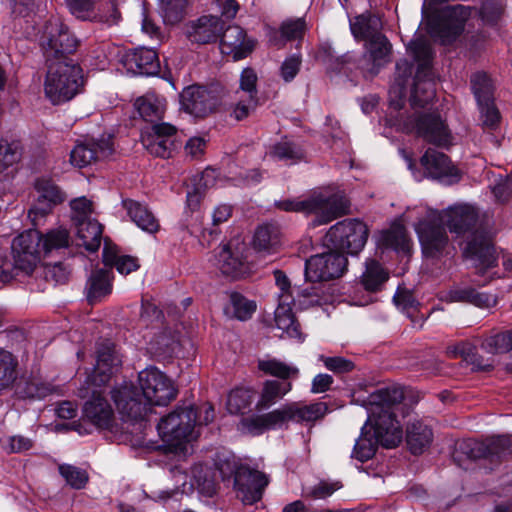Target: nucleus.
Here are the masks:
<instances>
[{"mask_svg": "<svg viewBox=\"0 0 512 512\" xmlns=\"http://www.w3.org/2000/svg\"><path fill=\"white\" fill-rule=\"evenodd\" d=\"M366 58L371 62L369 71L371 74L378 73L379 69L390 61L391 45L388 39L382 34H376L366 43Z\"/></svg>", "mask_w": 512, "mask_h": 512, "instance_id": "7c9ffc66", "label": "nucleus"}, {"mask_svg": "<svg viewBox=\"0 0 512 512\" xmlns=\"http://www.w3.org/2000/svg\"><path fill=\"white\" fill-rule=\"evenodd\" d=\"M407 444L413 454H421L433 440V433L429 425L422 420L410 422L406 430Z\"/></svg>", "mask_w": 512, "mask_h": 512, "instance_id": "c9c22d12", "label": "nucleus"}, {"mask_svg": "<svg viewBox=\"0 0 512 512\" xmlns=\"http://www.w3.org/2000/svg\"><path fill=\"white\" fill-rule=\"evenodd\" d=\"M258 368L265 374L282 380L296 378L299 374V369L296 366L289 365L275 358L260 360L258 362Z\"/></svg>", "mask_w": 512, "mask_h": 512, "instance_id": "49530a36", "label": "nucleus"}, {"mask_svg": "<svg viewBox=\"0 0 512 512\" xmlns=\"http://www.w3.org/2000/svg\"><path fill=\"white\" fill-rule=\"evenodd\" d=\"M130 219L143 231L155 233L159 230V222L146 205L131 199L123 201Z\"/></svg>", "mask_w": 512, "mask_h": 512, "instance_id": "473e14b6", "label": "nucleus"}, {"mask_svg": "<svg viewBox=\"0 0 512 512\" xmlns=\"http://www.w3.org/2000/svg\"><path fill=\"white\" fill-rule=\"evenodd\" d=\"M16 365L13 355L0 349V389L9 386L15 380Z\"/></svg>", "mask_w": 512, "mask_h": 512, "instance_id": "4d7b16f0", "label": "nucleus"}, {"mask_svg": "<svg viewBox=\"0 0 512 512\" xmlns=\"http://www.w3.org/2000/svg\"><path fill=\"white\" fill-rule=\"evenodd\" d=\"M230 302L233 316L240 321L250 319L256 311V303L248 300L239 293H232L230 296Z\"/></svg>", "mask_w": 512, "mask_h": 512, "instance_id": "6e6d98bb", "label": "nucleus"}, {"mask_svg": "<svg viewBox=\"0 0 512 512\" xmlns=\"http://www.w3.org/2000/svg\"><path fill=\"white\" fill-rule=\"evenodd\" d=\"M403 130L438 146H446L451 141L450 132L437 113L415 112L403 122Z\"/></svg>", "mask_w": 512, "mask_h": 512, "instance_id": "9d476101", "label": "nucleus"}, {"mask_svg": "<svg viewBox=\"0 0 512 512\" xmlns=\"http://www.w3.org/2000/svg\"><path fill=\"white\" fill-rule=\"evenodd\" d=\"M254 43L246 37L245 31L237 26H228L220 38L221 53L231 56L233 60H240L253 50Z\"/></svg>", "mask_w": 512, "mask_h": 512, "instance_id": "393cba45", "label": "nucleus"}, {"mask_svg": "<svg viewBox=\"0 0 512 512\" xmlns=\"http://www.w3.org/2000/svg\"><path fill=\"white\" fill-rule=\"evenodd\" d=\"M482 126L486 129L494 130L499 126L501 116L494 104V101L478 104Z\"/></svg>", "mask_w": 512, "mask_h": 512, "instance_id": "bf43d9fd", "label": "nucleus"}, {"mask_svg": "<svg viewBox=\"0 0 512 512\" xmlns=\"http://www.w3.org/2000/svg\"><path fill=\"white\" fill-rule=\"evenodd\" d=\"M111 398L124 420L143 419L149 410L141 394L132 384L126 382L112 389Z\"/></svg>", "mask_w": 512, "mask_h": 512, "instance_id": "4468645a", "label": "nucleus"}, {"mask_svg": "<svg viewBox=\"0 0 512 512\" xmlns=\"http://www.w3.org/2000/svg\"><path fill=\"white\" fill-rule=\"evenodd\" d=\"M420 161L427 174L434 179H444L457 175L456 169L451 165L449 158L437 150L428 149Z\"/></svg>", "mask_w": 512, "mask_h": 512, "instance_id": "c756f323", "label": "nucleus"}, {"mask_svg": "<svg viewBox=\"0 0 512 512\" xmlns=\"http://www.w3.org/2000/svg\"><path fill=\"white\" fill-rule=\"evenodd\" d=\"M395 304L406 315L414 321L418 314V302L414 299L413 295L407 291H399L393 298Z\"/></svg>", "mask_w": 512, "mask_h": 512, "instance_id": "0e129e2a", "label": "nucleus"}, {"mask_svg": "<svg viewBox=\"0 0 512 512\" xmlns=\"http://www.w3.org/2000/svg\"><path fill=\"white\" fill-rule=\"evenodd\" d=\"M223 27L224 24L219 17L202 16L185 25V35L192 43L208 44L218 39Z\"/></svg>", "mask_w": 512, "mask_h": 512, "instance_id": "b1692460", "label": "nucleus"}, {"mask_svg": "<svg viewBox=\"0 0 512 512\" xmlns=\"http://www.w3.org/2000/svg\"><path fill=\"white\" fill-rule=\"evenodd\" d=\"M350 28L355 38L369 40L374 35L379 34L380 20L369 14H361L350 21Z\"/></svg>", "mask_w": 512, "mask_h": 512, "instance_id": "a18cd8bd", "label": "nucleus"}, {"mask_svg": "<svg viewBox=\"0 0 512 512\" xmlns=\"http://www.w3.org/2000/svg\"><path fill=\"white\" fill-rule=\"evenodd\" d=\"M21 158V147L18 142L0 139V174L16 164Z\"/></svg>", "mask_w": 512, "mask_h": 512, "instance_id": "864d4df0", "label": "nucleus"}, {"mask_svg": "<svg viewBox=\"0 0 512 512\" xmlns=\"http://www.w3.org/2000/svg\"><path fill=\"white\" fill-rule=\"evenodd\" d=\"M377 245L380 248L409 253L412 244L405 227L400 223H394L390 229L381 232L377 239Z\"/></svg>", "mask_w": 512, "mask_h": 512, "instance_id": "72a5a7b5", "label": "nucleus"}, {"mask_svg": "<svg viewBox=\"0 0 512 512\" xmlns=\"http://www.w3.org/2000/svg\"><path fill=\"white\" fill-rule=\"evenodd\" d=\"M216 172L213 169H206L195 182L193 189L187 191V206L195 210L209 187L215 185Z\"/></svg>", "mask_w": 512, "mask_h": 512, "instance_id": "37998d69", "label": "nucleus"}, {"mask_svg": "<svg viewBox=\"0 0 512 512\" xmlns=\"http://www.w3.org/2000/svg\"><path fill=\"white\" fill-rule=\"evenodd\" d=\"M14 266L29 275L40 261L41 233L36 229L27 230L15 237L11 244Z\"/></svg>", "mask_w": 512, "mask_h": 512, "instance_id": "f8f14e48", "label": "nucleus"}, {"mask_svg": "<svg viewBox=\"0 0 512 512\" xmlns=\"http://www.w3.org/2000/svg\"><path fill=\"white\" fill-rule=\"evenodd\" d=\"M195 425L196 410L192 406L179 407L160 419L157 430L165 446L178 453L196 438Z\"/></svg>", "mask_w": 512, "mask_h": 512, "instance_id": "20e7f679", "label": "nucleus"}, {"mask_svg": "<svg viewBox=\"0 0 512 512\" xmlns=\"http://www.w3.org/2000/svg\"><path fill=\"white\" fill-rule=\"evenodd\" d=\"M216 266L223 275L233 279L241 278L250 273L251 268L239 251H233L228 245L219 247L216 254Z\"/></svg>", "mask_w": 512, "mask_h": 512, "instance_id": "bb28decb", "label": "nucleus"}, {"mask_svg": "<svg viewBox=\"0 0 512 512\" xmlns=\"http://www.w3.org/2000/svg\"><path fill=\"white\" fill-rule=\"evenodd\" d=\"M285 426L289 422L314 423L324 418L328 413V405L325 402L317 401L305 403L302 401L290 402L281 406Z\"/></svg>", "mask_w": 512, "mask_h": 512, "instance_id": "5701e85b", "label": "nucleus"}, {"mask_svg": "<svg viewBox=\"0 0 512 512\" xmlns=\"http://www.w3.org/2000/svg\"><path fill=\"white\" fill-rule=\"evenodd\" d=\"M122 359L111 342L100 343L96 350V365L93 373L87 377L86 384L102 387L117 373Z\"/></svg>", "mask_w": 512, "mask_h": 512, "instance_id": "dca6fc26", "label": "nucleus"}, {"mask_svg": "<svg viewBox=\"0 0 512 512\" xmlns=\"http://www.w3.org/2000/svg\"><path fill=\"white\" fill-rule=\"evenodd\" d=\"M77 238L88 251L98 250L102 239V226L94 219L76 222Z\"/></svg>", "mask_w": 512, "mask_h": 512, "instance_id": "58836bf2", "label": "nucleus"}, {"mask_svg": "<svg viewBox=\"0 0 512 512\" xmlns=\"http://www.w3.org/2000/svg\"><path fill=\"white\" fill-rule=\"evenodd\" d=\"M369 236L367 225L357 219H346L332 226L325 235V244L335 249L358 254Z\"/></svg>", "mask_w": 512, "mask_h": 512, "instance_id": "6e6552de", "label": "nucleus"}, {"mask_svg": "<svg viewBox=\"0 0 512 512\" xmlns=\"http://www.w3.org/2000/svg\"><path fill=\"white\" fill-rule=\"evenodd\" d=\"M471 89L477 104L494 101V85L491 78L484 72H476L470 78Z\"/></svg>", "mask_w": 512, "mask_h": 512, "instance_id": "c03bdc74", "label": "nucleus"}, {"mask_svg": "<svg viewBox=\"0 0 512 512\" xmlns=\"http://www.w3.org/2000/svg\"><path fill=\"white\" fill-rule=\"evenodd\" d=\"M258 106V97L237 95V102L232 111V116L237 120H243Z\"/></svg>", "mask_w": 512, "mask_h": 512, "instance_id": "680f3d73", "label": "nucleus"}, {"mask_svg": "<svg viewBox=\"0 0 512 512\" xmlns=\"http://www.w3.org/2000/svg\"><path fill=\"white\" fill-rule=\"evenodd\" d=\"M111 269L101 268L92 272L87 281V299L94 304L112 291Z\"/></svg>", "mask_w": 512, "mask_h": 512, "instance_id": "f704fd0d", "label": "nucleus"}, {"mask_svg": "<svg viewBox=\"0 0 512 512\" xmlns=\"http://www.w3.org/2000/svg\"><path fill=\"white\" fill-rule=\"evenodd\" d=\"M138 385L141 390V397L147 407L149 405H167L177 394L172 380L154 366L147 367L139 372Z\"/></svg>", "mask_w": 512, "mask_h": 512, "instance_id": "1a4fd4ad", "label": "nucleus"}, {"mask_svg": "<svg viewBox=\"0 0 512 512\" xmlns=\"http://www.w3.org/2000/svg\"><path fill=\"white\" fill-rule=\"evenodd\" d=\"M511 453L512 438L510 435H502L490 437L481 442L467 440L458 443L453 453V460L459 467L467 469V461L479 458L498 460Z\"/></svg>", "mask_w": 512, "mask_h": 512, "instance_id": "423d86ee", "label": "nucleus"}, {"mask_svg": "<svg viewBox=\"0 0 512 512\" xmlns=\"http://www.w3.org/2000/svg\"><path fill=\"white\" fill-rule=\"evenodd\" d=\"M181 104L186 112L195 117H205L219 105L218 97L200 86H189L181 93Z\"/></svg>", "mask_w": 512, "mask_h": 512, "instance_id": "4be33fe9", "label": "nucleus"}, {"mask_svg": "<svg viewBox=\"0 0 512 512\" xmlns=\"http://www.w3.org/2000/svg\"><path fill=\"white\" fill-rule=\"evenodd\" d=\"M69 244V233L64 228H57L41 234V249L44 254L53 250L67 247Z\"/></svg>", "mask_w": 512, "mask_h": 512, "instance_id": "3c124183", "label": "nucleus"}, {"mask_svg": "<svg viewBox=\"0 0 512 512\" xmlns=\"http://www.w3.org/2000/svg\"><path fill=\"white\" fill-rule=\"evenodd\" d=\"M305 29V21L302 18H298L283 22L280 32L282 38L285 40H297L303 37Z\"/></svg>", "mask_w": 512, "mask_h": 512, "instance_id": "69168bd1", "label": "nucleus"}, {"mask_svg": "<svg viewBox=\"0 0 512 512\" xmlns=\"http://www.w3.org/2000/svg\"><path fill=\"white\" fill-rule=\"evenodd\" d=\"M241 425L248 433L259 435L266 430L285 426L281 406L268 413L254 414L241 420Z\"/></svg>", "mask_w": 512, "mask_h": 512, "instance_id": "c85d7f7f", "label": "nucleus"}, {"mask_svg": "<svg viewBox=\"0 0 512 512\" xmlns=\"http://www.w3.org/2000/svg\"><path fill=\"white\" fill-rule=\"evenodd\" d=\"M341 488L342 484L338 481H321L309 491H307L306 496L313 499H325Z\"/></svg>", "mask_w": 512, "mask_h": 512, "instance_id": "338daca9", "label": "nucleus"}, {"mask_svg": "<svg viewBox=\"0 0 512 512\" xmlns=\"http://www.w3.org/2000/svg\"><path fill=\"white\" fill-rule=\"evenodd\" d=\"M40 44L46 63L58 64L73 62L69 55L76 51L79 42L59 18H51L44 26Z\"/></svg>", "mask_w": 512, "mask_h": 512, "instance_id": "39448f33", "label": "nucleus"}, {"mask_svg": "<svg viewBox=\"0 0 512 512\" xmlns=\"http://www.w3.org/2000/svg\"><path fill=\"white\" fill-rule=\"evenodd\" d=\"M403 398V390L399 387L380 389L370 396L368 418L364 426H369V431L377 436L385 448H394L402 440L403 433L397 413Z\"/></svg>", "mask_w": 512, "mask_h": 512, "instance_id": "f03ea898", "label": "nucleus"}, {"mask_svg": "<svg viewBox=\"0 0 512 512\" xmlns=\"http://www.w3.org/2000/svg\"><path fill=\"white\" fill-rule=\"evenodd\" d=\"M113 151L110 136L102 137L98 141L78 143L70 153V162L75 167L83 168L109 157Z\"/></svg>", "mask_w": 512, "mask_h": 512, "instance_id": "412c9836", "label": "nucleus"}, {"mask_svg": "<svg viewBox=\"0 0 512 512\" xmlns=\"http://www.w3.org/2000/svg\"><path fill=\"white\" fill-rule=\"evenodd\" d=\"M81 388V397L89 398L82 407L83 420L91 423L99 429H108L114 421V410L109 401L104 396L102 387L86 384Z\"/></svg>", "mask_w": 512, "mask_h": 512, "instance_id": "ddd939ff", "label": "nucleus"}, {"mask_svg": "<svg viewBox=\"0 0 512 512\" xmlns=\"http://www.w3.org/2000/svg\"><path fill=\"white\" fill-rule=\"evenodd\" d=\"M59 472L72 488L81 489L88 481V474L78 467L63 464L59 466Z\"/></svg>", "mask_w": 512, "mask_h": 512, "instance_id": "13d9d810", "label": "nucleus"}, {"mask_svg": "<svg viewBox=\"0 0 512 512\" xmlns=\"http://www.w3.org/2000/svg\"><path fill=\"white\" fill-rule=\"evenodd\" d=\"M122 63L134 75H153L159 70L158 56L153 49L136 48L126 52Z\"/></svg>", "mask_w": 512, "mask_h": 512, "instance_id": "a878e982", "label": "nucleus"}, {"mask_svg": "<svg viewBox=\"0 0 512 512\" xmlns=\"http://www.w3.org/2000/svg\"><path fill=\"white\" fill-rule=\"evenodd\" d=\"M349 201L343 191L331 192L323 190L310 197V213H316L321 223H327L347 214Z\"/></svg>", "mask_w": 512, "mask_h": 512, "instance_id": "2eb2a0df", "label": "nucleus"}, {"mask_svg": "<svg viewBox=\"0 0 512 512\" xmlns=\"http://www.w3.org/2000/svg\"><path fill=\"white\" fill-rule=\"evenodd\" d=\"M161 3L166 22L174 24L181 20L186 0H161Z\"/></svg>", "mask_w": 512, "mask_h": 512, "instance_id": "e2e57ef3", "label": "nucleus"}, {"mask_svg": "<svg viewBox=\"0 0 512 512\" xmlns=\"http://www.w3.org/2000/svg\"><path fill=\"white\" fill-rule=\"evenodd\" d=\"M464 257L471 261L481 273L497 266V253L490 237L480 231H475L464 248Z\"/></svg>", "mask_w": 512, "mask_h": 512, "instance_id": "f3484780", "label": "nucleus"}, {"mask_svg": "<svg viewBox=\"0 0 512 512\" xmlns=\"http://www.w3.org/2000/svg\"><path fill=\"white\" fill-rule=\"evenodd\" d=\"M301 57L292 55L284 60L280 67V75L285 82L292 81L298 74L301 66Z\"/></svg>", "mask_w": 512, "mask_h": 512, "instance_id": "774afa93", "label": "nucleus"}, {"mask_svg": "<svg viewBox=\"0 0 512 512\" xmlns=\"http://www.w3.org/2000/svg\"><path fill=\"white\" fill-rule=\"evenodd\" d=\"M37 199L28 212L34 225L49 214L54 206L64 201V194L50 179L41 178L35 182Z\"/></svg>", "mask_w": 512, "mask_h": 512, "instance_id": "6ab92c4d", "label": "nucleus"}, {"mask_svg": "<svg viewBox=\"0 0 512 512\" xmlns=\"http://www.w3.org/2000/svg\"><path fill=\"white\" fill-rule=\"evenodd\" d=\"M269 155L277 160L295 163L303 156L302 150L288 140H282L271 147Z\"/></svg>", "mask_w": 512, "mask_h": 512, "instance_id": "603ef678", "label": "nucleus"}, {"mask_svg": "<svg viewBox=\"0 0 512 512\" xmlns=\"http://www.w3.org/2000/svg\"><path fill=\"white\" fill-rule=\"evenodd\" d=\"M361 279L366 290L377 291L388 279V273L377 261L369 260L366 262V268Z\"/></svg>", "mask_w": 512, "mask_h": 512, "instance_id": "de8ad7c7", "label": "nucleus"}, {"mask_svg": "<svg viewBox=\"0 0 512 512\" xmlns=\"http://www.w3.org/2000/svg\"><path fill=\"white\" fill-rule=\"evenodd\" d=\"M378 445L381 444L377 436L369 431V426H363L361 434L355 442L351 457L360 462H366L375 455Z\"/></svg>", "mask_w": 512, "mask_h": 512, "instance_id": "a19ab883", "label": "nucleus"}, {"mask_svg": "<svg viewBox=\"0 0 512 512\" xmlns=\"http://www.w3.org/2000/svg\"><path fill=\"white\" fill-rule=\"evenodd\" d=\"M435 95L434 83L431 80L421 81L417 77L415 79L414 88L411 95V105L416 107H424Z\"/></svg>", "mask_w": 512, "mask_h": 512, "instance_id": "5fc2aeb1", "label": "nucleus"}, {"mask_svg": "<svg viewBox=\"0 0 512 512\" xmlns=\"http://www.w3.org/2000/svg\"><path fill=\"white\" fill-rule=\"evenodd\" d=\"M415 214L417 221L414 229L418 235L422 252L427 257L440 254L448 242L443 223H446L450 232L458 235L470 231L476 221L477 212L474 207L467 204L450 206L439 212L426 206H419L407 214L412 218Z\"/></svg>", "mask_w": 512, "mask_h": 512, "instance_id": "f257e3e1", "label": "nucleus"}, {"mask_svg": "<svg viewBox=\"0 0 512 512\" xmlns=\"http://www.w3.org/2000/svg\"><path fill=\"white\" fill-rule=\"evenodd\" d=\"M292 390L290 382L281 383L276 380H266L256 402V409L261 411L270 408L281 400L286 394Z\"/></svg>", "mask_w": 512, "mask_h": 512, "instance_id": "4c0bfd02", "label": "nucleus"}, {"mask_svg": "<svg viewBox=\"0 0 512 512\" xmlns=\"http://www.w3.org/2000/svg\"><path fill=\"white\" fill-rule=\"evenodd\" d=\"M480 347L491 356L508 353L512 350V330L492 331L482 338Z\"/></svg>", "mask_w": 512, "mask_h": 512, "instance_id": "ea45409f", "label": "nucleus"}, {"mask_svg": "<svg viewBox=\"0 0 512 512\" xmlns=\"http://www.w3.org/2000/svg\"><path fill=\"white\" fill-rule=\"evenodd\" d=\"M341 250L316 254L306 260L305 277L308 281H328L341 277L347 267V258Z\"/></svg>", "mask_w": 512, "mask_h": 512, "instance_id": "9b49d317", "label": "nucleus"}, {"mask_svg": "<svg viewBox=\"0 0 512 512\" xmlns=\"http://www.w3.org/2000/svg\"><path fill=\"white\" fill-rule=\"evenodd\" d=\"M294 301L292 294H283L275 310L276 327L285 333L288 338L303 340L300 326L295 319L291 304Z\"/></svg>", "mask_w": 512, "mask_h": 512, "instance_id": "cd10ccee", "label": "nucleus"}, {"mask_svg": "<svg viewBox=\"0 0 512 512\" xmlns=\"http://www.w3.org/2000/svg\"><path fill=\"white\" fill-rule=\"evenodd\" d=\"M175 135V126L168 123L155 124L150 133L142 136V144L151 155L169 158L177 148Z\"/></svg>", "mask_w": 512, "mask_h": 512, "instance_id": "aec40b11", "label": "nucleus"}, {"mask_svg": "<svg viewBox=\"0 0 512 512\" xmlns=\"http://www.w3.org/2000/svg\"><path fill=\"white\" fill-rule=\"evenodd\" d=\"M447 354L452 357H461L465 362L473 366L475 370L488 371L493 368V359H484L474 344L470 342H460L447 348Z\"/></svg>", "mask_w": 512, "mask_h": 512, "instance_id": "2f4dec72", "label": "nucleus"}, {"mask_svg": "<svg viewBox=\"0 0 512 512\" xmlns=\"http://www.w3.org/2000/svg\"><path fill=\"white\" fill-rule=\"evenodd\" d=\"M279 244V229L272 224H264L258 227L254 234L253 245L260 251H266Z\"/></svg>", "mask_w": 512, "mask_h": 512, "instance_id": "09e8293b", "label": "nucleus"}, {"mask_svg": "<svg viewBox=\"0 0 512 512\" xmlns=\"http://www.w3.org/2000/svg\"><path fill=\"white\" fill-rule=\"evenodd\" d=\"M103 262L105 266L115 267L122 275H127L139 268L136 258L128 255H118L117 249L108 245H105L103 249Z\"/></svg>", "mask_w": 512, "mask_h": 512, "instance_id": "79ce46f5", "label": "nucleus"}, {"mask_svg": "<svg viewBox=\"0 0 512 512\" xmlns=\"http://www.w3.org/2000/svg\"><path fill=\"white\" fill-rule=\"evenodd\" d=\"M45 96L54 105L70 101L83 86L82 71L74 62L47 63Z\"/></svg>", "mask_w": 512, "mask_h": 512, "instance_id": "7ed1b4c3", "label": "nucleus"}, {"mask_svg": "<svg viewBox=\"0 0 512 512\" xmlns=\"http://www.w3.org/2000/svg\"><path fill=\"white\" fill-rule=\"evenodd\" d=\"M134 107L143 120L155 122L163 118L166 102L155 93H146L135 100Z\"/></svg>", "mask_w": 512, "mask_h": 512, "instance_id": "e433bc0d", "label": "nucleus"}, {"mask_svg": "<svg viewBox=\"0 0 512 512\" xmlns=\"http://www.w3.org/2000/svg\"><path fill=\"white\" fill-rule=\"evenodd\" d=\"M257 74L252 68H245L240 75L239 89L236 95L257 97Z\"/></svg>", "mask_w": 512, "mask_h": 512, "instance_id": "052dcab7", "label": "nucleus"}, {"mask_svg": "<svg viewBox=\"0 0 512 512\" xmlns=\"http://www.w3.org/2000/svg\"><path fill=\"white\" fill-rule=\"evenodd\" d=\"M268 483L269 479L264 473L242 467L236 474L234 489L237 498L244 504L251 505L262 499L264 489Z\"/></svg>", "mask_w": 512, "mask_h": 512, "instance_id": "a211bd4d", "label": "nucleus"}, {"mask_svg": "<svg viewBox=\"0 0 512 512\" xmlns=\"http://www.w3.org/2000/svg\"><path fill=\"white\" fill-rule=\"evenodd\" d=\"M470 9L463 5L448 6L427 19L429 34L442 44L454 42L464 30Z\"/></svg>", "mask_w": 512, "mask_h": 512, "instance_id": "0eeeda50", "label": "nucleus"}, {"mask_svg": "<svg viewBox=\"0 0 512 512\" xmlns=\"http://www.w3.org/2000/svg\"><path fill=\"white\" fill-rule=\"evenodd\" d=\"M254 398V391L250 388L240 387L233 389L227 399V409L231 414H239L250 407Z\"/></svg>", "mask_w": 512, "mask_h": 512, "instance_id": "8fccbe9b", "label": "nucleus"}]
</instances>
